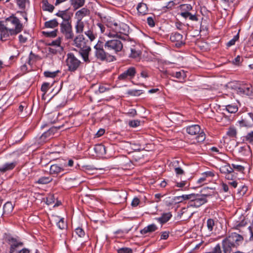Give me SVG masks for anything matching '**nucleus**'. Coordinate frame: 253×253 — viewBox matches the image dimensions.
Returning a JSON list of instances; mask_svg holds the SVG:
<instances>
[{"label":"nucleus","mask_w":253,"mask_h":253,"mask_svg":"<svg viewBox=\"0 0 253 253\" xmlns=\"http://www.w3.org/2000/svg\"><path fill=\"white\" fill-rule=\"evenodd\" d=\"M243 237L236 233H232L222 241V246L224 253L231 252L241 244Z\"/></svg>","instance_id":"obj_1"},{"label":"nucleus","mask_w":253,"mask_h":253,"mask_svg":"<svg viewBox=\"0 0 253 253\" xmlns=\"http://www.w3.org/2000/svg\"><path fill=\"white\" fill-rule=\"evenodd\" d=\"M73 42L74 44L76 47L80 48L79 53L82 57L83 60L86 63H89L93 59L92 57H89L91 47L86 45L84 35L79 34L75 38H73Z\"/></svg>","instance_id":"obj_2"},{"label":"nucleus","mask_w":253,"mask_h":253,"mask_svg":"<svg viewBox=\"0 0 253 253\" xmlns=\"http://www.w3.org/2000/svg\"><path fill=\"white\" fill-rule=\"evenodd\" d=\"M102 42L98 41L97 43L94 46L95 49L94 55L95 58L101 61L113 62L116 60L115 55L110 54L108 52L103 49L101 45Z\"/></svg>","instance_id":"obj_3"},{"label":"nucleus","mask_w":253,"mask_h":253,"mask_svg":"<svg viewBox=\"0 0 253 253\" xmlns=\"http://www.w3.org/2000/svg\"><path fill=\"white\" fill-rule=\"evenodd\" d=\"M215 195L213 191L207 194H191V199L188 202V207L199 208L207 202V197H211Z\"/></svg>","instance_id":"obj_4"},{"label":"nucleus","mask_w":253,"mask_h":253,"mask_svg":"<svg viewBox=\"0 0 253 253\" xmlns=\"http://www.w3.org/2000/svg\"><path fill=\"white\" fill-rule=\"evenodd\" d=\"M13 34H18L23 29V25L18 18L11 16L5 19L4 24Z\"/></svg>","instance_id":"obj_5"},{"label":"nucleus","mask_w":253,"mask_h":253,"mask_svg":"<svg viewBox=\"0 0 253 253\" xmlns=\"http://www.w3.org/2000/svg\"><path fill=\"white\" fill-rule=\"evenodd\" d=\"M104 47L109 54L114 55L122 50L123 44L119 39H116L106 41Z\"/></svg>","instance_id":"obj_6"},{"label":"nucleus","mask_w":253,"mask_h":253,"mask_svg":"<svg viewBox=\"0 0 253 253\" xmlns=\"http://www.w3.org/2000/svg\"><path fill=\"white\" fill-rule=\"evenodd\" d=\"M81 64L80 60L73 53H70L67 54L66 64L69 71L75 72L79 68Z\"/></svg>","instance_id":"obj_7"},{"label":"nucleus","mask_w":253,"mask_h":253,"mask_svg":"<svg viewBox=\"0 0 253 253\" xmlns=\"http://www.w3.org/2000/svg\"><path fill=\"white\" fill-rule=\"evenodd\" d=\"M186 131L190 135H196V139L198 142H203L206 138L205 133L201 131L200 126L198 125L187 127Z\"/></svg>","instance_id":"obj_8"},{"label":"nucleus","mask_w":253,"mask_h":253,"mask_svg":"<svg viewBox=\"0 0 253 253\" xmlns=\"http://www.w3.org/2000/svg\"><path fill=\"white\" fill-rule=\"evenodd\" d=\"M60 31L66 40H73L74 34L73 31L71 21L61 23L60 24Z\"/></svg>","instance_id":"obj_9"},{"label":"nucleus","mask_w":253,"mask_h":253,"mask_svg":"<svg viewBox=\"0 0 253 253\" xmlns=\"http://www.w3.org/2000/svg\"><path fill=\"white\" fill-rule=\"evenodd\" d=\"M108 26L116 33V34L109 33V37H115V36H117L118 33L125 34L127 28V26L124 23L115 21L109 22L108 24Z\"/></svg>","instance_id":"obj_10"},{"label":"nucleus","mask_w":253,"mask_h":253,"mask_svg":"<svg viewBox=\"0 0 253 253\" xmlns=\"http://www.w3.org/2000/svg\"><path fill=\"white\" fill-rule=\"evenodd\" d=\"M253 88L250 84H244L238 87L236 91L240 95H251L253 93Z\"/></svg>","instance_id":"obj_11"},{"label":"nucleus","mask_w":253,"mask_h":253,"mask_svg":"<svg viewBox=\"0 0 253 253\" xmlns=\"http://www.w3.org/2000/svg\"><path fill=\"white\" fill-rule=\"evenodd\" d=\"M170 39L172 42H175L177 47H180L185 44V39H183V36L178 33H172Z\"/></svg>","instance_id":"obj_12"},{"label":"nucleus","mask_w":253,"mask_h":253,"mask_svg":"<svg viewBox=\"0 0 253 253\" xmlns=\"http://www.w3.org/2000/svg\"><path fill=\"white\" fill-rule=\"evenodd\" d=\"M89 26L88 23H84L82 20H77L75 26L76 34H81L83 33Z\"/></svg>","instance_id":"obj_13"},{"label":"nucleus","mask_w":253,"mask_h":253,"mask_svg":"<svg viewBox=\"0 0 253 253\" xmlns=\"http://www.w3.org/2000/svg\"><path fill=\"white\" fill-rule=\"evenodd\" d=\"M0 39L3 41L7 40L9 36L16 35L17 34L12 33L7 27L2 24H0Z\"/></svg>","instance_id":"obj_14"},{"label":"nucleus","mask_w":253,"mask_h":253,"mask_svg":"<svg viewBox=\"0 0 253 253\" xmlns=\"http://www.w3.org/2000/svg\"><path fill=\"white\" fill-rule=\"evenodd\" d=\"M241 126L251 127L253 126V114L249 113L248 115L239 122Z\"/></svg>","instance_id":"obj_15"},{"label":"nucleus","mask_w":253,"mask_h":253,"mask_svg":"<svg viewBox=\"0 0 253 253\" xmlns=\"http://www.w3.org/2000/svg\"><path fill=\"white\" fill-rule=\"evenodd\" d=\"M136 73L135 69L134 67H130L126 71L121 74L119 76V79L125 80L128 77H133Z\"/></svg>","instance_id":"obj_16"},{"label":"nucleus","mask_w":253,"mask_h":253,"mask_svg":"<svg viewBox=\"0 0 253 253\" xmlns=\"http://www.w3.org/2000/svg\"><path fill=\"white\" fill-rule=\"evenodd\" d=\"M193 214L189 211L188 208H184L181 209L180 212L178 213V216L183 220H186L191 218Z\"/></svg>","instance_id":"obj_17"},{"label":"nucleus","mask_w":253,"mask_h":253,"mask_svg":"<svg viewBox=\"0 0 253 253\" xmlns=\"http://www.w3.org/2000/svg\"><path fill=\"white\" fill-rule=\"evenodd\" d=\"M56 15L57 16L61 17L63 21L62 23H66L67 22L71 21V15L67 12V10H63V11H59L56 14Z\"/></svg>","instance_id":"obj_18"},{"label":"nucleus","mask_w":253,"mask_h":253,"mask_svg":"<svg viewBox=\"0 0 253 253\" xmlns=\"http://www.w3.org/2000/svg\"><path fill=\"white\" fill-rule=\"evenodd\" d=\"M89 10L84 7L77 11L75 15L77 20H82L84 17L89 15Z\"/></svg>","instance_id":"obj_19"},{"label":"nucleus","mask_w":253,"mask_h":253,"mask_svg":"<svg viewBox=\"0 0 253 253\" xmlns=\"http://www.w3.org/2000/svg\"><path fill=\"white\" fill-rule=\"evenodd\" d=\"M115 202L118 203H121L125 202L126 198V194L124 191H121L116 193L114 196Z\"/></svg>","instance_id":"obj_20"},{"label":"nucleus","mask_w":253,"mask_h":253,"mask_svg":"<svg viewBox=\"0 0 253 253\" xmlns=\"http://www.w3.org/2000/svg\"><path fill=\"white\" fill-rule=\"evenodd\" d=\"M17 165L16 162H12L11 163H6L2 166L0 167V171L4 172L6 171L13 169Z\"/></svg>","instance_id":"obj_21"},{"label":"nucleus","mask_w":253,"mask_h":253,"mask_svg":"<svg viewBox=\"0 0 253 253\" xmlns=\"http://www.w3.org/2000/svg\"><path fill=\"white\" fill-rule=\"evenodd\" d=\"M84 34L87 37L90 42L93 41L96 38V34L94 32L92 26L88 27L87 30L84 31Z\"/></svg>","instance_id":"obj_22"},{"label":"nucleus","mask_w":253,"mask_h":253,"mask_svg":"<svg viewBox=\"0 0 253 253\" xmlns=\"http://www.w3.org/2000/svg\"><path fill=\"white\" fill-rule=\"evenodd\" d=\"M139 15H144L147 13L148 7L146 4L143 2H140L136 7Z\"/></svg>","instance_id":"obj_23"},{"label":"nucleus","mask_w":253,"mask_h":253,"mask_svg":"<svg viewBox=\"0 0 253 253\" xmlns=\"http://www.w3.org/2000/svg\"><path fill=\"white\" fill-rule=\"evenodd\" d=\"M94 150L96 154L99 156H103L106 154V148L102 144L95 145Z\"/></svg>","instance_id":"obj_24"},{"label":"nucleus","mask_w":253,"mask_h":253,"mask_svg":"<svg viewBox=\"0 0 253 253\" xmlns=\"http://www.w3.org/2000/svg\"><path fill=\"white\" fill-rule=\"evenodd\" d=\"M157 229V227L154 224H152L145 227L140 231L142 234H145L147 233H151L156 231Z\"/></svg>","instance_id":"obj_25"},{"label":"nucleus","mask_w":253,"mask_h":253,"mask_svg":"<svg viewBox=\"0 0 253 253\" xmlns=\"http://www.w3.org/2000/svg\"><path fill=\"white\" fill-rule=\"evenodd\" d=\"M14 206L10 202H6L3 207L2 215L11 213L13 210Z\"/></svg>","instance_id":"obj_26"},{"label":"nucleus","mask_w":253,"mask_h":253,"mask_svg":"<svg viewBox=\"0 0 253 253\" xmlns=\"http://www.w3.org/2000/svg\"><path fill=\"white\" fill-rule=\"evenodd\" d=\"M10 241L13 243L10 249V253H14L16 248L19 246H22L23 244L22 242H17L15 238H12Z\"/></svg>","instance_id":"obj_27"},{"label":"nucleus","mask_w":253,"mask_h":253,"mask_svg":"<svg viewBox=\"0 0 253 253\" xmlns=\"http://www.w3.org/2000/svg\"><path fill=\"white\" fill-rule=\"evenodd\" d=\"M220 171L226 174L228 173H233V169L232 167H231L230 165L229 164H226L225 165H223L220 167L219 169Z\"/></svg>","instance_id":"obj_28"},{"label":"nucleus","mask_w":253,"mask_h":253,"mask_svg":"<svg viewBox=\"0 0 253 253\" xmlns=\"http://www.w3.org/2000/svg\"><path fill=\"white\" fill-rule=\"evenodd\" d=\"M171 216L172 215L170 212L165 213L161 217L156 218V219L161 223H165L169 220Z\"/></svg>","instance_id":"obj_29"},{"label":"nucleus","mask_w":253,"mask_h":253,"mask_svg":"<svg viewBox=\"0 0 253 253\" xmlns=\"http://www.w3.org/2000/svg\"><path fill=\"white\" fill-rule=\"evenodd\" d=\"M63 170V169L58 165H52L50 168V173L52 174H57Z\"/></svg>","instance_id":"obj_30"},{"label":"nucleus","mask_w":253,"mask_h":253,"mask_svg":"<svg viewBox=\"0 0 253 253\" xmlns=\"http://www.w3.org/2000/svg\"><path fill=\"white\" fill-rule=\"evenodd\" d=\"M42 8L44 11H48L49 12H52L54 7L53 5L49 4L47 0H42Z\"/></svg>","instance_id":"obj_31"},{"label":"nucleus","mask_w":253,"mask_h":253,"mask_svg":"<svg viewBox=\"0 0 253 253\" xmlns=\"http://www.w3.org/2000/svg\"><path fill=\"white\" fill-rule=\"evenodd\" d=\"M191 194L187 195H182V196L175 197L173 198V201L176 203H181L185 200H189L191 199Z\"/></svg>","instance_id":"obj_32"},{"label":"nucleus","mask_w":253,"mask_h":253,"mask_svg":"<svg viewBox=\"0 0 253 253\" xmlns=\"http://www.w3.org/2000/svg\"><path fill=\"white\" fill-rule=\"evenodd\" d=\"M58 22L55 19L46 21L44 23V26L47 28H54L58 26Z\"/></svg>","instance_id":"obj_33"},{"label":"nucleus","mask_w":253,"mask_h":253,"mask_svg":"<svg viewBox=\"0 0 253 253\" xmlns=\"http://www.w3.org/2000/svg\"><path fill=\"white\" fill-rule=\"evenodd\" d=\"M170 75L178 79H184L186 77L185 72L183 70L179 72H172L170 74Z\"/></svg>","instance_id":"obj_34"},{"label":"nucleus","mask_w":253,"mask_h":253,"mask_svg":"<svg viewBox=\"0 0 253 253\" xmlns=\"http://www.w3.org/2000/svg\"><path fill=\"white\" fill-rule=\"evenodd\" d=\"M180 15L184 18H189L191 21L198 20V18L196 15L192 14L189 12H181Z\"/></svg>","instance_id":"obj_35"},{"label":"nucleus","mask_w":253,"mask_h":253,"mask_svg":"<svg viewBox=\"0 0 253 253\" xmlns=\"http://www.w3.org/2000/svg\"><path fill=\"white\" fill-rule=\"evenodd\" d=\"M52 180V178L49 176H43L39 178L36 183L41 184H45L49 183Z\"/></svg>","instance_id":"obj_36"},{"label":"nucleus","mask_w":253,"mask_h":253,"mask_svg":"<svg viewBox=\"0 0 253 253\" xmlns=\"http://www.w3.org/2000/svg\"><path fill=\"white\" fill-rule=\"evenodd\" d=\"M85 0H72V4L75 9H77L83 6L84 4Z\"/></svg>","instance_id":"obj_37"},{"label":"nucleus","mask_w":253,"mask_h":253,"mask_svg":"<svg viewBox=\"0 0 253 253\" xmlns=\"http://www.w3.org/2000/svg\"><path fill=\"white\" fill-rule=\"evenodd\" d=\"M225 109L230 113H235L238 111V107L235 105H228L225 106Z\"/></svg>","instance_id":"obj_38"},{"label":"nucleus","mask_w":253,"mask_h":253,"mask_svg":"<svg viewBox=\"0 0 253 253\" xmlns=\"http://www.w3.org/2000/svg\"><path fill=\"white\" fill-rule=\"evenodd\" d=\"M215 225V222L213 219L209 218L207 221V226L208 230L211 232L213 230V227Z\"/></svg>","instance_id":"obj_39"},{"label":"nucleus","mask_w":253,"mask_h":253,"mask_svg":"<svg viewBox=\"0 0 253 253\" xmlns=\"http://www.w3.org/2000/svg\"><path fill=\"white\" fill-rule=\"evenodd\" d=\"M58 227L60 229H65L67 227V224L64 221V219L63 218H59V220L58 222L56 223Z\"/></svg>","instance_id":"obj_40"},{"label":"nucleus","mask_w":253,"mask_h":253,"mask_svg":"<svg viewBox=\"0 0 253 253\" xmlns=\"http://www.w3.org/2000/svg\"><path fill=\"white\" fill-rule=\"evenodd\" d=\"M58 32L57 30H55L51 32H42L43 34L47 37L53 38L57 36V33Z\"/></svg>","instance_id":"obj_41"},{"label":"nucleus","mask_w":253,"mask_h":253,"mask_svg":"<svg viewBox=\"0 0 253 253\" xmlns=\"http://www.w3.org/2000/svg\"><path fill=\"white\" fill-rule=\"evenodd\" d=\"M239 38V33H238L236 35H235L232 39H231L230 41H229L227 43V46H231L232 45H233L235 44V42L238 40Z\"/></svg>","instance_id":"obj_42"},{"label":"nucleus","mask_w":253,"mask_h":253,"mask_svg":"<svg viewBox=\"0 0 253 253\" xmlns=\"http://www.w3.org/2000/svg\"><path fill=\"white\" fill-rule=\"evenodd\" d=\"M227 134L230 137H235L237 134L236 129L234 127H230L227 132Z\"/></svg>","instance_id":"obj_43"},{"label":"nucleus","mask_w":253,"mask_h":253,"mask_svg":"<svg viewBox=\"0 0 253 253\" xmlns=\"http://www.w3.org/2000/svg\"><path fill=\"white\" fill-rule=\"evenodd\" d=\"M76 235H77L79 237L82 238L84 236L85 232L83 230V229L80 227H78L75 229V231Z\"/></svg>","instance_id":"obj_44"},{"label":"nucleus","mask_w":253,"mask_h":253,"mask_svg":"<svg viewBox=\"0 0 253 253\" xmlns=\"http://www.w3.org/2000/svg\"><path fill=\"white\" fill-rule=\"evenodd\" d=\"M141 52L139 50H136L135 49H131V54L130 56L131 57L135 58L140 56Z\"/></svg>","instance_id":"obj_45"},{"label":"nucleus","mask_w":253,"mask_h":253,"mask_svg":"<svg viewBox=\"0 0 253 253\" xmlns=\"http://www.w3.org/2000/svg\"><path fill=\"white\" fill-rule=\"evenodd\" d=\"M245 139L249 143H253V131L248 133L245 136Z\"/></svg>","instance_id":"obj_46"},{"label":"nucleus","mask_w":253,"mask_h":253,"mask_svg":"<svg viewBox=\"0 0 253 253\" xmlns=\"http://www.w3.org/2000/svg\"><path fill=\"white\" fill-rule=\"evenodd\" d=\"M58 72H59V71L55 72L45 71L44 72V75L46 77L54 78L56 76Z\"/></svg>","instance_id":"obj_47"},{"label":"nucleus","mask_w":253,"mask_h":253,"mask_svg":"<svg viewBox=\"0 0 253 253\" xmlns=\"http://www.w3.org/2000/svg\"><path fill=\"white\" fill-rule=\"evenodd\" d=\"M118 253H132L131 249L129 248H122L117 250Z\"/></svg>","instance_id":"obj_48"},{"label":"nucleus","mask_w":253,"mask_h":253,"mask_svg":"<svg viewBox=\"0 0 253 253\" xmlns=\"http://www.w3.org/2000/svg\"><path fill=\"white\" fill-rule=\"evenodd\" d=\"M28 0H16V2L19 8L21 9H24L25 8V5Z\"/></svg>","instance_id":"obj_49"},{"label":"nucleus","mask_w":253,"mask_h":253,"mask_svg":"<svg viewBox=\"0 0 253 253\" xmlns=\"http://www.w3.org/2000/svg\"><path fill=\"white\" fill-rule=\"evenodd\" d=\"M140 121L138 120L130 121L128 123V125L130 127H135L140 125Z\"/></svg>","instance_id":"obj_50"},{"label":"nucleus","mask_w":253,"mask_h":253,"mask_svg":"<svg viewBox=\"0 0 253 253\" xmlns=\"http://www.w3.org/2000/svg\"><path fill=\"white\" fill-rule=\"evenodd\" d=\"M232 168L238 171L242 172L244 171L245 168L243 166L239 165L232 164Z\"/></svg>","instance_id":"obj_51"},{"label":"nucleus","mask_w":253,"mask_h":253,"mask_svg":"<svg viewBox=\"0 0 253 253\" xmlns=\"http://www.w3.org/2000/svg\"><path fill=\"white\" fill-rule=\"evenodd\" d=\"M50 86V84L48 83H43L41 87V90L44 92V93H45L47 90L49 88V87Z\"/></svg>","instance_id":"obj_52"},{"label":"nucleus","mask_w":253,"mask_h":253,"mask_svg":"<svg viewBox=\"0 0 253 253\" xmlns=\"http://www.w3.org/2000/svg\"><path fill=\"white\" fill-rule=\"evenodd\" d=\"M48 140L47 138L45 137V135L43 133L38 139V143L40 144H42Z\"/></svg>","instance_id":"obj_53"},{"label":"nucleus","mask_w":253,"mask_h":253,"mask_svg":"<svg viewBox=\"0 0 253 253\" xmlns=\"http://www.w3.org/2000/svg\"><path fill=\"white\" fill-rule=\"evenodd\" d=\"M61 43V39L59 38L58 39L52 41L51 43L49 44L50 45L54 46H60Z\"/></svg>","instance_id":"obj_54"},{"label":"nucleus","mask_w":253,"mask_h":253,"mask_svg":"<svg viewBox=\"0 0 253 253\" xmlns=\"http://www.w3.org/2000/svg\"><path fill=\"white\" fill-rule=\"evenodd\" d=\"M59 128H60V127H57L53 126V127L50 128L48 130V131L49 132H50L51 136L53 137V136L54 135L55 133H56L58 131V130L59 129Z\"/></svg>","instance_id":"obj_55"},{"label":"nucleus","mask_w":253,"mask_h":253,"mask_svg":"<svg viewBox=\"0 0 253 253\" xmlns=\"http://www.w3.org/2000/svg\"><path fill=\"white\" fill-rule=\"evenodd\" d=\"M59 128H60V127H57L53 126V127L50 128L48 130V131L49 132H50L51 136L53 137V136L54 135L55 133H56L58 131V130L59 129Z\"/></svg>","instance_id":"obj_56"},{"label":"nucleus","mask_w":253,"mask_h":253,"mask_svg":"<svg viewBox=\"0 0 253 253\" xmlns=\"http://www.w3.org/2000/svg\"><path fill=\"white\" fill-rule=\"evenodd\" d=\"M148 24L151 27L155 26V22L153 17H148L147 19Z\"/></svg>","instance_id":"obj_57"},{"label":"nucleus","mask_w":253,"mask_h":253,"mask_svg":"<svg viewBox=\"0 0 253 253\" xmlns=\"http://www.w3.org/2000/svg\"><path fill=\"white\" fill-rule=\"evenodd\" d=\"M225 178L228 180H233L236 177V175L233 173H228L225 174Z\"/></svg>","instance_id":"obj_58"},{"label":"nucleus","mask_w":253,"mask_h":253,"mask_svg":"<svg viewBox=\"0 0 253 253\" xmlns=\"http://www.w3.org/2000/svg\"><path fill=\"white\" fill-rule=\"evenodd\" d=\"M54 198L53 195H49L47 198H46V204L47 205H50L54 203Z\"/></svg>","instance_id":"obj_59"},{"label":"nucleus","mask_w":253,"mask_h":253,"mask_svg":"<svg viewBox=\"0 0 253 253\" xmlns=\"http://www.w3.org/2000/svg\"><path fill=\"white\" fill-rule=\"evenodd\" d=\"M169 236V232L164 231L161 233V239L166 240Z\"/></svg>","instance_id":"obj_60"},{"label":"nucleus","mask_w":253,"mask_h":253,"mask_svg":"<svg viewBox=\"0 0 253 253\" xmlns=\"http://www.w3.org/2000/svg\"><path fill=\"white\" fill-rule=\"evenodd\" d=\"M140 200L138 198H134L131 202V206L133 207H135L138 205L139 204Z\"/></svg>","instance_id":"obj_61"},{"label":"nucleus","mask_w":253,"mask_h":253,"mask_svg":"<svg viewBox=\"0 0 253 253\" xmlns=\"http://www.w3.org/2000/svg\"><path fill=\"white\" fill-rule=\"evenodd\" d=\"M179 162L180 161L177 160H174L172 161V162H171V166L173 167L174 169H175V168L179 167Z\"/></svg>","instance_id":"obj_62"},{"label":"nucleus","mask_w":253,"mask_h":253,"mask_svg":"<svg viewBox=\"0 0 253 253\" xmlns=\"http://www.w3.org/2000/svg\"><path fill=\"white\" fill-rule=\"evenodd\" d=\"M175 4L173 1H170L168 2L165 7L168 9H171L175 5Z\"/></svg>","instance_id":"obj_63"},{"label":"nucleus","mask_w":253,"mask_h":253,"mask_svg":"<svg viewBox=\"0 0 253 253\" xmlns=\"http://www.w3.org/2000/svg\"><path fill=\"white\" fill-rule=\"evenodd\" d=\"M19 41L21 42L24 43L27 41V37L24 36L23 35H20L19 36Z\"/></svg>","instance_id":"obj_64"}]
</instances>
